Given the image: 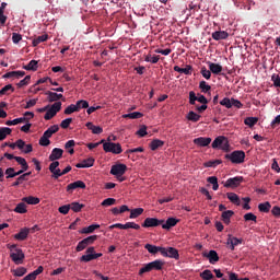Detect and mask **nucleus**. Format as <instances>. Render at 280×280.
<instances>
[{"instance_id": "nucleus-5", "label": "nucleus", "mask_w": 280, "mask_h": 280, "mask_svg": "<svg viewBox=\"0 0 280 280\" xmlns=\"http://www.w3.org/2000/svg\"><path fill=\"white\" fill-rule=\"evenodd\" d=\"M127 171L128 166L126 164H115L112 166L109 174L116 176V178H121Z\"/></svg>"}, {"instance_id": "nucleus-53", "label": "nucleus", "mask_w": 280, "mask_h": 280, "mask_svg": "<svg viewBox=\"0 0 280 280\" xmlns=\"http://www.w3.org/2000/svg\"><path fill=\"white\" fill-rule=\"evenodd\" d=\"M199 89L201 90V93H209V91H211V85L207 84V81H200Z\"/></svg>"}, {"instance_id": "nucleus-37", "label": "nucleus", "mask_w": 280, "mask_h": 280, "mask_svg": "<svg viewBox=\"0 0 280 280\" xmlns=\"http://www.w3.org/2000/svg\"><path fill=\"white\" fill-rule=\"evenodd\" d=\"M141 117H143V114H141V112H133L122 115V119H141Z\"/></svg>"}, {"instance_id": "nucleus-55", "label": "nucleus", "mask_w": 280, "mask_h": 280, "mask_svg": "<svg viewBox=\"0 0 280 280\" xmlns=\"http://www.w3.org/2000/svg\"><path fill=\"white\" fill-rule=\"evenodd\" d=\"M200 277H201V279H203V280H211V279H213V273L211 272V270L206 269V270H203V271L200 273Z\"/></svg>"}, {"instance_id": "nucleus-48", "label": "nucleus", "mask_w": 280, "mask_h": 280, "mask_svg": "<svg viewBox=\"0 0 280 280\" xmlns=\"http://www.w3.org/2000/svg\"><path fill=\"white\" fill-rule=\"evenodd\" d=\"M143 213V208H136L130 211L129 218L131 220H135L136 218H139Z\"/></svg>"}, {"instance_id": "nucleus-12", "label": "nucleus", "mask_w": 280, "mask_h": 280, "mask_svg": "<svg viewBox=\"0 0 280 280\" xmlns=\"http://www.w3.org/2000/svg\"><path fill=\"white\" fill-rule=\"evenodd\" d=\"M178 222H180L178 219L171 217V218H168V219L166 220V222L164 221V222L161 224V226H162V229H164L165 231H170V229L176 226V225L178 224Z\"/></svg>"}, {"instance_id": "nucleus-36", "label": "nucleus", "mask_w": 280, "mask_h": 280, "mask_svg": "<svg viewBox=\"0 0 280 280\" xmlns=\"http://www.w3.org/2000/svg\"><path fill=\"white\" fill-rule=\"evenodd\" d=\"M14 212L21 213V214L27 213V205H25V201L18 203L16 207L14 208Z\"/></svg>"}, {"instance_id": "nucleus-43", "label": "nucleus", "mask_w": 280, "mask_h": 280, "mask_svg": "<svg viewBox=\"0 0 280 280\" xmlns=\"http://www.w3.org/2000/svg\"><path fill=\"white\" fill-rule=\"evenodd\" d=\"M225 137L224 136H219L217 137L213 142H212V148L213 150H218V148L222 147V143L224 141Z\"/></svg>"}, {"instance_id": "nucleus-44", "label": "nucleus", "mask_w": 280, "mask_h": 280, "mask_svg": "<svg viewBox=\"0 0 280 280\" xmlns=\"http://www.w3.org/2000/svg\"><path fill=\"white\" fill-rule=\"evenodd\" d=\"M70 209H72L74 211V213H80L82 211V209H84V205L80 203L78 201H74V202L70 203Z\"/></svg>"}, {"instance_id": "nucleus-23", "label": "nucleus", "mask_w": 280, "mask_h": 280, "mask_svg": "<svg viewBox=\"0 0 280 280\" xmlns=\"http://www.w3.org/2000/svg\"><path fill=\"white\" fill-rule=\"evenodd\" d=\"M88 130H91L93 135H102L104 132V129L100 126L93 125V122H86Z\"/></svg>"}, {"instance_id": "nucleus-7", "label": "nucleus", "mask_w": 280, "mask_h": 280, "mask_svg": "<svg viewBox=\"0 0 280 280\" xmlns=\"http://www.w3.org/2000/svg\"><path fill=\"white\" fill-rule=\"evenodd\" d=\"M163 222H165V220L163 219H156V218H147L144 219L143 223H142V228L143 229H154L156 226H161V224H163Z\"/></svg>"}, {"instance_id": "nucleus-40", "label": "nucleus", "mask_w": 280, "mask_h": 280, "mask_svg": "<svg viewBox=\"0 0 280 280\" xmlns=\"http://www.w3.org/2000/svg\"><path fill=\"white\" fill-rule=\"evenodd\" d=\"M200 117L202 116L195 112H189L186 116V119H188V121H192L194 124H196L197 121H200Z\"/></svg>"}, {"instance_id": "nucleus-49", "label": "nucleus", "mask_w": 280, "mask_h": 280, "mask_svg": "<svg viewBox=\"0 0 280 280\" xmlns=\"http://www.w3.org/2000/svg\"><path fill=\"white\" fill-rule=\"evenodd\" d=\"M49 139H50L49 136H46V133H43V136L39 139V145L47 148V145L51 144V141Z\"/></svg>"}, {"instance_id": "nucleus-50", "label": "nucleus", "mask_w": 280, "mask_h": 280, "mask_svg": "<svg viewBox=\"0 0 280 280\" xmlns=\"http://www.w3.org/2000/svg\"><path fill=\"white\" fill-rule=\"evenodd\" d=\"M69 172H71V165H68L63 171H57V173H55V180H58V178H60V176H65L66 174H69Z\"/></svg>"}, {"instance_id": "nucleus-56", "label": "nucleus", "mask_w": 280, "mask_h": 280, "mask_svg": "<svg viewBox=\"0 0 280 280\" xmlns=\"http://www.w3.org/2000/svg\"><path fill=\"white\" fill-rule=\"evenodd\" d=\"M63 113L65 115H72V113H79V110L75 104H71L65 109Z\"/></svg>"}, {"instance_id": "nucleus-58", "label": "nucleus", "mask_w": 280, "mask_h": 280, "mask_svg": "<svg viewBox=\"0 0 280 280\" xmlns=\"http://www.w3.org/2000/svg\"><path fill=\"white\" fill-rule=\"evenodd\" d=\"M30 80H32V77L31 75H26L24 79H22L18 84L16 86L19 89H23V86H27V84H30Z\"/></svg>"}, {"instance_id": "nucleus-8", "label": "nucleus", "mask_w": 280, "mask_h": 280, "mask_svg": "<svg viewBox=\"0 0 280 280\" xmlns=\"http://www.w3.org/2000/svg\"><path fill=\"white\" fill-rule=\"evenodd\" d=\"M242 183H244V177L242 176L231 177L225 182L224 187L235 189V187H240Z\"/></svg>"}, {"instance_id": "nucleus-35", "label": "nucleus", "mask_w": 280, "mask_h": 280, "mask_svg": "<svg viewBox=\"0 0 280 280\" xmlns=\"http://www.w3.org/2000/svg\"><path fill=\"white\" fill-rule=\"evenodd\" d=\"M23 69H25V71H37L38 70V61L33 59L28 62V65L23 66Z\"/></svg>"}, {"instance_id": "nucleus-6", "label": "nucleus", "mask_w": 280, "mask_h": 280, "mask_svg": "<svg viewBox=\"0 0 280 280\" xmlns=\"http://www.w3.org/2000/svg\"><path fill=\"white\" fill-rule=\"evenodd\" d=\"M95 241H97V235L88 236L86 238H83L81 242L77 245V253H81V250H84L88 246H91V244H94Z\"/></svg>"}, {"instance_id": "nucleus-41", "label": "nucleus", "mask_w": 280, "mask_h": 280, "mask_svg": "<svg viewBox=\"0 0 280 280\" xmlns=\"http://www.w3.org/2000/svg\"><path fill=\"white\" fill-rule=\"evenodd\" d=\"M25 121H27L26 117L15 118L13 120H8L5 126H16L19 124H25Z\"/></svg>"}, {"instance_id": "nucleus-28", "label": "nucleus", "mask_w": 280, "mask_h": 280, "mask_svg": "<svg viewBox=\"0 0 280 280\" xmlns=\"http://www.w3.org/2000/svg\"><path fill=\"white\" fill-rule=\"evenodd\" d=\"M226 196H228V199L232 201L233 205H236L237 207L242 205V201L240 200V196H237V194L228 192Z\"/></svg>"}, {"instance_id": "nucleus-30", "label": "nucleus", "mask_w": 280, "mask_h": 280, "mask_svg": "<svg viewBox=\"0 0 280 280\" xmlns=\"http://www.w3.org/2000/svg\"><path fill=\"white\" fill-rule=\"evenodd\" d=\"M27 176H32V172H27V173L20 175L16 178V180L12 184V187H19V185H21V183H23L24 180H27Z\"/></svg>"}, {"instance_id": "nucleus-42", "label": "nucleus", "mask_w": 280, "mask_h": 280, "mask_svg": "<svg viewBox=\"0 0 280 280\" xmlns=\"http://www.w3.org/2000/svg\"><path fill=\"white\" fill-rule=\"evenodd\" d=\"M58 130H60V127L58 125H52L44 133H46V137L51 138Z\"/></svg>"}, {"instance_id": "nucleus-47", "label": "nucleus", "mask_w": 280, "mask_h": 280, "mask_svg": "<svg viewBox=\"0 0 280 280\" xmlns=\"http://www.w3.org/2000/svg\"><path fill=\"white\" fill-rule=\"evenodd\" d=\"M218 165H222V160H210L203 163V167H218Z\"/></svg>"}, {"instance_id": "nucleus-2", "label": "nucleus", "mask_w": 280, "mask_h": 280, "mask_svg": "<svg viewBox=\"0 0 280 280\" xmlns=\"http://www.w3.org/2000/svg\"><path fill=\"white\" fill-rule=\"evenodd\" d=\"M225 159H228V161H231V163L240 165L244 163V159H246V153L244 151H233L230 154H225Z\"/></svg>"}, {"instance_id": "nucleus-13", "label": "nucleus", "mask_w": 280, "mask_h": 280, "mask_svg": "<svg viewBox=\"0 0 280 280\" xmlns=\"http://www.w3.org/2000/svg\"><path fill=\"white\" fill-rule=\"evenodd\" d=\"M195 145H199V148H207V145L211 144V138H205V137H199L192 140Z\"/></svg>"}, {"instance_id": "nucleus-9", "label": "nucleus", "mask_w": 280, "mask_h": 280, "mask_svg": "<svg viewBox=\"0 0 280 280\" xmlns=\"http://www.w3.org/2000/svg\"><path fill=\"white\" fill-rule=\"evenodd\" d=\"M162 257H168L170 259H180V254H178V249L174 247H164V254Z\"/></svg>"}, {"instance_id": "nucleus-27", "label": "nucleus", "mask_w": 280, "mask_h": 280, "mask_svg": "<svg viewBox=\"0 0 280 280\" xmlns=\"http://www.w3.org/2000/svg\"><path fill=\"white\" fill-rule=\"evenodd\" d=\"M209 69L214 75H220V73H222V66H220V63L209 62Z\"/></svg>"}, {"instance_id": "nucleus-21", "label": "nucleus", "mask_w": 280, "mask_h": 280, "mask_svg": "<svg viewBox=\"0 0 280 280\" xmlns=\"http://www.w3.org/2000/svg\"><path fill=\"white\" fill-rule=\"evenodd\" d=\"M102 253H97V254H85L80 258V261H93V259H100V257H102Z\"/></svg>"}, {"instance_id": "nucleus-18", "label": "nucleus", "mask_w": 280, "mask_h": 280, "mask_svg": "<svg viewBox=\"0 0 280 280\" xmlns=\"http://www.w3.org/2000/svg\"><path fill=\"white\" fill-rule=\"evenodd\" d=\"M213 40H226L229 38V34L226 31H215L212 33Z\"/></svg>"}, {"instance_id": "nucleus-33", "label": "nucleus", "mask_w": 280, "mask_h": 280, "mask_svg": "<svg viewBox=\"0 0 280 280\" xmlns=\"http://www.w3.org/2000/svg\"><path fill=\"white\" fill-rule=\"evenodd\" d=\"M270 209H272V206L268 201L258 205L260 213H269Z\"/></svg>"}, {"instance_id": "nucleus-61", "label": "nucleus", "mask_w": 280, "mask_h": 280, "mask_svg": "<svg viewBox=\"0 0 280 280\" xmlns=\"http://www.w3.org/2000/svg\"><path fill=\"white\" fill-rule=\"evenodd\" d=\"M75 106L78 108V110H82V108H89V103L84 100H80L75 103Z\"/></svg>"}, {"instance_id": "nucleus-22", "label": "nucleus", "mask_w": 280, "mask_h": 280, "mask_svg": "<svg viewBox=\"0 0 280 280\" xmlns=\"http://www.w3.org/2000/svg\"><path fill=\"white\" fill-rule=\"evenodd\" d=\"M163 145H165V141L163 140H159V139H154L150 142L149 148L155 152V150H159V148H163Z\"/></svg>"}, {"instance_id": "nucleus-17", "label": "nucleus", "mask_w": 280, "mask_h": 280, "mask_svg": "<svg viewBox=\"0 0 280 280\" xmlns=\"http://www.w3.org/2000/svg\"><path fill=\"white\" fill-rule=\"evenodd\" d=\"M45 95H47V101L48 102H55V104H56V102H59L58 100H62V94H58V93H56V92H51V91H47L46 93H45Z\"/></svg>"}, {"instance_id": "nucleus-38", "label": "nucleus", "mask_w": 280, "mask_h": 280, "mask_svg": "<svg viewBox=\"0 0 280 280\" xmlns=\"http://www.w3.org/2000/svg\"><path fill=\"white\" fill-rule=\"evenodd\" d=\"M14 161H16V163H19V165H21L23 171L30 170V165L27 164V161L24 158L15 156Z\"/></svg>"}, {"instance_id": "nucleus-1", "label": "nucleus", "mask_w": 280, "mask_h": 280, "mask_svg": "<svg viewBox=\"0 0 280 280\" xmlns=\"http://www.w3.org/2000/svg\"><path fill=\"white\" fill-rule=\"evenodd\" d=\"M9 248L10 253V258L12 259L13 262L16 265L23 264V259H25V254L23 253V249L18 248L16 244L13 245H7Z\"/></svg>"}, {"instance_id": "nucleus-16", "label": "nucleus", "mask_w": 280, "mask_h": 280, "mask_svg": "<svg viewBox=\"0 0 280 280\" xmlns=\"http://www.w3.org/2000/svg\"><path fill=\"white\" fill-rule=\"evenodd\" d=\"M75 189H86V184L82 180H77L67 186V191H73Z\"/></svg>"}, {"instance_id": "nucleus-25", "label": "nucleus", "mask_w": 280, "mask_h": 280, "mask_svg": "<svg viewBox=\"0 0 280 280\" xmlns=\"http://www.w3.org/2000/svg\"><path fill=\"white\" fill-rule=\"evenodd\" d=\"M60 166V162L58 161H52V163H50L48 170L49 172L52 173L51 178H56V174H58V172H60V168H58Z\"/></svg>"}, {"instance_id": "nucleus-62", "label": "nucleus", "mask_w": 280, "mask_h": 280, "mask_svg": "<svg viewBox=\"0 0 280 280\" xmlns=\"http://www.w3.org/2000/svg\"><path fill=\"white\" fill-rule=\"evenodd\" d=\"M200 73L206 80H211V70H207V67H202Z\"/></svg>"}, {"instance_id": "nucleus-20", "label": "nucleus", "mask_w": 280, "mask_h": 280, "mask_svg": "<svg viewBox=\"0 0 280 280\" xmlns=\"http://www.w3.org/2000/svg\"><path fill=\"white\" fill-rule=\"evenodd\" d=\"M205 257L209 259L211 264H217V261H220V256H218V252L211 249L208 254H205Z\"/></svg>"}, {"instance_id": "nucleus-59", "label": "nucleus", "mask_w": 280, "mask_h": 280, "mask_svg": "<svg viewBox=\"0 0 280 280\" xmlns=\"http://www.w3.org/2000/svg\"><path fill=\"white\" fill-rule=\"evenodd\" d=\"M245 222H257V215L253 214V212H248L244 214Z\"/></svg>"}, {"instance_id": "nucleus-60", "label": "nucleus", "mask_w": 280, "mask_h": 280, "mask_svg": "<svg viewBox=\"0 0 280 280\" xmlns=\"http://www.w3.org/2000/svg\"><path fill=\"white\" fill-rule=\"evenodd\" d=\"M271 82L273 83V86H276L277 89H280V75L277 73H273L271 75Z\"/></svg>"}, {"instance_id": "nucleus-39", "label": "nucleus", "mask_w": 280, "mask_h": 280, "mask_svg": "<svg viewBox=\"0 0 280 280\" xmlns=\"http://www.w3.org/2000/svg\"><path fill=\"white\" fill-rule=\"evenodd\" d=\"M207 183H210V185H212L213 191H218V189H220V185L218 184V177L217 176L208 177Z\"/></svg>"}, {"instance_id": "nucleus-45", "label": "nucleus", "mask_w": 280, "mask_h": 280, "mask_svg": "<svg viewBox=\"0 0 280 280\" xmlns=\"http://www.w3.org/2000/svg\"><path fill=\"white\" fill-rule=\"evenodd\" d=\"M96 229H100V224H92V225H89L86 228H83L81 230V233H83V234H91L94 231H96Z\"/></svg>"}, {"instance_id": "nucleus-29", "label": "nucleus", "mask_w": 280, "mask_h": 280, "mask_svg": "<svg viewBox=\"0 0 280 280\" xmlns=\"http://www.w3.org/2000/svg\"><path fill=\"white\" fill-rule=\"evenodd\" d=\"M22 202L24 203L26 202V205H39L40 199L38 197L28 196V197H23Z\"/></svg>"}, {"instance_id": "nucleus-57", "label": "nucleus", "mask_w": 280, "mask_h": 280, "mask_svg": "<svg viewBox=\"0 0 280 280\" xmlns=\"http://www.w3.org/2000/svg\"><path fill=\"white\" fill-rule=\"evenodd\" d=\"M27 273V269L25 267H19L18 269L13 270L14 277H23Z\"/></svg>"}, {"instance_id": "nucleus-54", "label": "nucleus", "mask_w": 280, "mask_h": 280, "mask_svg": "<svg viewBox=\"0 0 280 280\" xmlns=\"http://www.w3.org/2000/svg\"><path fill=\"white\" fill-rule=\"evenodd\" d=\"M117 203V199L115 198H107L102 201V207H113V205Z\"/></svg>"}, {"instance_id": "nucleus-64", "label": "nucleus", "mask_w": 280, "mask_h": 280, "mask_svg": "<svg viewBox=\"0 0 280 280\" xmlns=\"http://www.w3.org/2000/svg\"><path fill=\"white\" fill-rule=\"evenodd\" d=\"M230 280H250L248 278H240L235 272H228Z\"/></svg>"}, {"instance_id": "nucleus-3", "label": "nucleus", "mask_w": 280, "mask_h": 280, "mask_svg": "<svg viewBox=\"0 0 280 280\" xmlns=\"http://www.w3.org/2000/svg\"><path fill=\"white\" fill-rule=\"evenodd\" d=\"M62 110V102H56L54 103L47 110L44 116V119L46 121H49V119H54L55 115H58Z\"/></svg>"}, {"instance_id": "nucleus-63", "label": "nucleus", "mask_w": 280, "mask_h": 280, "mask_svg": "<svg viewBox=\"0 0 280 280\" xmlns=\"http://www.w3.org/2000/svg\"><path fill=\"white\" fill-rule=\"evenodd\" d=\"M4 174L7 175V178H15L16 176V172L14 171V167L7 168Z\"/></svg>"}, {"instance_id": "nucleus-32", "label": "nucleus", "mask_w": 280, "mask_h": 280, "mask_svg": "<svg viewBox=\"0 0 280 280\" xmlns=\"http://www.w3.org/2000/svg\"><path fill=\"white\" fill-rule=\"evenodd\" d=\"M149 264L151 265V270H163V266L165 265V262H163L161 259H156Z\"/></svg>"}, {"instance_id": "nucleus-10", "label": "nucleus", "mask_w": 280, "mask_h": 280, "mask_svg": "<svg viewBox=\"0 0 280 280\" xmlns=\"http://www.w3.org/2000/svg\"><path fill=\"white\" fill-rule=\"evenodd\" d=\"M144 248L151 255H156V253H161V255L165 254V247H161V246H156V245H152V244H145Z\"/></svg>"}, {"instance_id": "nucleus-11", "label": "nucleus", "mask_w": 280, "mask_h": 280, "mask_svg": "<svg viewBox=\"0 0 280 280\" xmlns=\"http://www.w3.org/2000/svg\"><path fill=\"white\" fill-rule=\"evenodd\" d=\"M242 242H244V240L237 238V237L229 234L226 244H228V246H230L231 250H235V246H240V244H242Z\"/></svg>"}, {"instance_id": "nucleus-15", "label": "nucleus", "mask_w": 280, "mask_h": 280, "mask_svg": "<svg viewBox=\"0 0 280 280\" xmlns=\"http://www.w3.org/2000/svg\"><path fill=\"white\" fill-rule=\"evenodd\" d=\"M30 235V229L28 228H22L18 234H14V240H18V242H25V238Z\"/></svg>"}, {"instance_id": "nucleus-46", "label": "nucleus", "mask_w": 280, "mask_h": 280, "mask_svg": "<svg viewBox=\"0 0 280 280\" xmlns=\"http://www.w3.org/2000/svg\"><path fill=\"white\" fill-rule=\"evenodd\" d=\"M258 121H259V118L257 117H247L245 118L244 124L245 126L253 128Z\"/></svg>"}, {"instance_id": "nucleus-52", "label": "nucleus", "mask_w": 280, "mask_h": 280, "mask_svg": "<svg viewBox=\"0 0 280 280\" xmlns=\"http://www.w3.org/2000/svg\"><path fill=\"white\" fill-rule=\"evenodd\" d=\"M220 105L224 106L225 108H233V98L224 97L220 101Z\"/></svg>"}, {"instance_id": "nucleus-19", "label": "nucleus", "mask_w": 280, "mask_h": 280, "mask_svg": "<svg viewBox=\"0 0 280 280\" xmlns=\"http://www.w3.org/2000/svg\"><path fill=\"white\" fill-rule=\"evenodd\" d=\"M235 215V212L233 210H225L221 214V219L223 220L224 224H231V218Z\"/></svg>"}, {"instance_id": "nucleus-51", "label": "nucleus", "mask_w": 280, "mask_h": 280, "mask_svg": "<svg viewBox=\"0 0 280 280\" xmlns=\"http://www.w3.org/2000/svg\"><path fill=\"white\" fill-rule=\"evenodd\" d=\"M159 60H161L160 56H153L152 55H147L144 57V61L145 62H151V65H156V62H159Z\"/></svg>"}, {"instance_id": "nucleus-4", "label": "nucleus", "mask_w": 280, "mask_h": 280, "mask_svg": "<svg viewBox=\"0 0 280 280\" xmlns=\"http://www.w3.org/2000/svg\"><path fill=\"white\" fill-rule=\"evenodd\" d=\"M104 152H112V154H121L124 150L121 149V144L114 142H105L103 144Z\"/></svg>"}, {"instance_id": "nucleus-24", "label": "nucleus", "mask_w": 280, "mask_h": 280, "mask_svg": "<svg viewBox=\"0 0 280 280\" xmlns=\"http://www.w3.org/2000/svg\"><path fill=\"white\" fill-rule=\"evenodd\" d=\"M60 166V162L58 161H52V163H50L48 170L49 172L52 173L51 178H56V174H58V172H60V168H58Z\"/></svg>"}, {"instance_id": "nucleus-34", "label": "nucleus", "mask_w": 280, "mask_h": 280, "mask_svg": "<svg viewBox=\"0 0 280 280\" xmlns=\"http://www.w3.org/2000/svg\"><path fill=\"white\" fill-rule=\"evenodd\" d=\"M49 39V35L44 34L42 36H37L35 39H33V47H38L40 43H46V40Z\"/></svg>"}, {"instance_id": "nucleus-26", "label": "nucleus", "mask_w": 280, "mask_h": 280, "mask_svg": "<svg viewBox=\"0 0 280 280\" xmlns=\"http://www.w3.org/2000/svg\"><path fill=\"white\" fill-rule=\"evenodd\" d=\"M10 135H12L10 127H0V141H5Z\"/></svg>"}, {"instance_id": "nucleus-31", "label": "nucleus", "mask_w": 280, "mask_h": 280, "mask_svg": "<svg viewBox=\"0 0 280 280\" xmlns=\"http://www.w3.org/2000/svg\"><path fill=\"white\" fill-rule=\"evenodd\" d=\"M25 75V71H11V72H7L5 74H3V78L8 79V78H24Z\"/></svg>"}, {"instance_id": "nucleus-14", "label": "nucleus", "mask_w": 280, "mask_h": 280, "mask_svg": "<svg viewBox=\"0 0 280 280\" xmlns=\"http://www.w3.org/2000/svg\"><path fill=\"white\" fill-rule=\"evenodd\" d=\"M62 154H65V150L60 148H55L52 149L50 155H49V161H58L62 159Z\"/></svg>"}]
</instances>
